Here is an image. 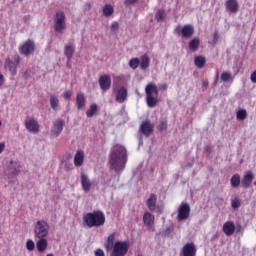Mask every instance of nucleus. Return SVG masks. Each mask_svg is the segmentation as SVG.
I'll use <instances>...</instances> for the list:
<instances>
[{"label":"nucleus","instance_id":"24","mask_svg":"<svg viewBox=\"0 0 256 256\" xmlns=\"http://www.w3.org/2000/svg\"><path fill=\"white\" fill-rule=\"evenodd\" d=\"M143 222L148 229H151L153 227V224L155 223V216H153L151 213L146 212L143 216Z\"/></svg>","mask_w":256,"mask_h":256},{"label":"nucleus","instance_id":"3","mask_svg":"<svg viewBox=\"0 0 256 256\" xmlns=\"http://www.w3.org/2000/svg\"><path fill=\"white\" fill-rule=\"evenodd\" d=\"M84 223L87 227H103L105 225V214L101 210L89 212L83 216Z\"/></svg>","mask_w":256,"mask_h":256},{"label":"nucleus","instance_id":"30","mask_svg":"<svg viewBox=\"0 0 256 256\" xmlns=\"http://www.w3.org/2000/svg\"><path fill=\"white\" fill-rule=\"evenodd\" d=\"M194 63L196 67H198L199 69H203L205 67V63H207V59L205 58V56H196L194 58Z\"/></svg>","mask_w":256,"mask_h":256},{"label":"nucleus","instance_id":"46","mask_svg":"<svg viewBox=\"0 0 256 256\" xmlns=\"http://www.w3.org/2000/svg\"><path fill=\"white\" fill-rule=\"evenodd\" d=\"M119 29V23L118 22H113L111 24V31H117Z\"/></svg>","mask_w":256,"mask_h":256},{"label":"nucleus","instance_id":"56","mask_svg":"<svg viewBox=\"0 0 256 256\" xmlns=\"http://www.w3.org/2000/svg\"><path fill=\"white\" fill-rule=\"evenodd\" d=\"M163 89L164 90L167 89V84H164Z\"/></svg>","mask_w":256,"mask_h":256},{"label":"nucleus","instance_id":"60","mask_svg":"<svg viewBox=\"0 0 256 256\" xmlns=\"http://www.w3.org/2000/svg\"><path fill=\"white\" fill-rule=\"evenodd\" d=\"M0 127H1V121H0Z\"/></svg>","mask_w":256,"mask_h":256},{"label":"nucleus","instance_id":"11","mask_svg":"<svg viewBox=\"0 0 256 256\" xmlns=\"http://www.w3.org/2000/svg\"><path fill=\"white\" fill-rule=\"evenodd\" d=\"M182 256H195L197 255V246H195V243L188 242L186 243L181 252Z\"/></svg>","mask_w":256,"mask_h":256},{"label":"nucleus","instance_id":"37","mask_svg":"<svg viewBox=\"0 0 256 256\" xmlns=\"http://www.w3.org/2000/svg\"><path fill=\"white\" fill-rule=\"evenodd\" d=\"M140 63H141V61L139 60V58H132L129 61V67H130V69L135 70V69H137V67H139Z\"/></svg>","mask_w":256,"mask_h":256},{"label":"nucleus","instance_id":"48","mask_svg":"<svg viewBox=\"0 0 256 256\" xmlns=\"http://www.w3.org/2000/svg\"><path fill=\"white\" fill-rule=\"evenodd\" d=\"M71 95H73L71 91H66L64 93V99H71Z\"/></svg>","mask_w":256,"mask_h":256},{"label":"nucleus","instance_id":"10","mask_svg":"<svg viewBox=\"0 0 256 256\" xmlns=\"http://www.w3.org/2000/svg\"><path fill=\"white\" fill-rule=\"evenodd\" d=\"M64 55L67 59V67H71V60L73 55H75V44L69 42L64 46Z\"/></svg>","mask_w":256,"mask_h":256},{"label":"nucleus","instance_id":"13","mask_svg":"<svg viewBox=\"0 0 256 256\" xmlns=\"http://www.w3.org/2000/svg\"><path fill=\"white\" fill-rule=\"evenodd\" d=\"M35 51V42L31 40H27L21 47H20V53L22 55L29 56L31 53Z\"/></svg>","mask_w":256,"mask_h":256},{"label":"nucleus","instance_id":"31","mask_svg":"<svg viewBox=\"0 0 256 256\" xmlns=\"http://www.w3.org/2000/svg\"><path fill=\"white\" fill-rule=\"evenodd\" d=\"M102 12H103L104 17H111V15H113V13H115V8H113V5H111V4H106V5H104Z\"/></svg>","mask_w":256,"mask_h":256},{"label":"nucleus","instance_id":"38","mask_svg":"<svg viewBox=\"0 0 256 256\" xmlns=\"http://www.w3.org/2000/svg\"><path fill=\"white\" fill-rule=\"evenodd\" d=\"M155 19H156L158 22H159V21H163V19H165V10L159 9V10L156 12Z\"/></svg>","mask_w":256,"mask_h":256},{"label":"nucleus","instance_id":"18","mask_svg":"<svg viewBox=\"0 0 256 256\" xmlns=\"http://www.w3.org/2000/svg\"><path fill=\"white\" fill-rule=\"evenodd\" d=\"M225 6L226 11L229 13H237L239 11V2L237 0H227Z\"/></svg>","mask_w":256,"mask_h":256},{"label":"nucleus","instance_id":"20","mask_svg":"<svg viewBox=\"0 0 256 256\" xmlns=\"http://www.w3.org/2000/svg\"><path fill=\"white\" fill-rule=\"evenodd\" d=\"M117 103H125L127 101V88L121 86L116 92Z\"/></svg>","mask_w":256,"mask_h":256},{"label":"nucleus","instance_id":"51","mask_svg":"<svg viewBox=\"0 0 256 256\" xmlns=\"http://www.w3.org/2000/svg\"><path fill=\"white\" fill-rule=\"evenodd\" d=\"M14 61L16 65H19V63L21 62V59L19 58V55L14 56Z\"/></svg>","mask_w":256,"mask_h":256},{"label":"nucleus","instance_id":"5","mask_svg":"<svg viewBox=\"0 0 256 256\" xmlns=\"http://www.w3.org/2000/svg\"><path fill=\"white\" fill-rule=\"evenodd\" d=\"M154 129H155V126L149 120H145L141 123L138 131L139 147L143 146V136L146 138L151 137Z\"/></svg>","mask_w":256,"mask_h":256},{"label":"nucleus","instance_id":"27","mask_svg":"<svg viewBox=\"0 0 256 256\" xmlns=\"http://www.w3.org/2000/svg\"><path fill=\"white\" fill-rule=\"evenodd\" d=\"M85 159V153L83 151L78 150L74 156V165L76 167H81L83 165V161Z\"/></svg>","mask_w":256,"mask_h":256},{"label":"nucleus","instance_id":"17","mask_svg":"<svg viewBox=\"0 0 256 256\" xmlns=\"http://www.w3.org/2000/svg\"><path fill=\"white\" fill-rule=\"evenodd\" d=\"M254 179H255V175H253V172L251 171L247 172L242 179V182H241L242 187L244 189H249Z\"/></svg>","mask_w":256,"mask_h":256},{"label":"nucleus","instance_id":"40","mask_svg":"<svg viewBox=\"0 0 256 256\" xmlns=\"http://www.w3.org/2000/svg\"><path fill=\"white\" fill-rule=\"evenodd\" d=\"M26 249L28 251H35V242H33V240H31V239L27 240Z\"/></svg>","mask_w":256,"mask_h":256},{"label":"nucleus","instance_id":"49","mask_svg":"<svg viewBox=\"0 0 256 256\" xmlns=\"http://www.w3.org/2000/svg\"><path fill=\"white\" fill-rule=\"evenodd\" d=\"M250 79L253 83H256V70L251 74Z\"/></svg>","mask_w":256,"mask_h":256},{"label":"nucleus","instance_id":"28","mask_svg":"<svg viewBox=\"0 0 256 256\" xmlns=\"http://www.w3.org/2000/svg\"><path fill=\"white\" fill-rule=\"evenodd\" d=\"M199 45H201V40L198 37H195L189 42L188 47L190 51L195 52L198 51Z\"/></svg>","mask_w":256,"mask_h":256},{"label":"nucleus","instance_id":"47","mask_svg":"<svg viewBox=\"0 0 256 256\" xmlns=\"http://www.w3.org/2000/svg\"><path fill=\"white\" fill-rule=\"evenodd\" d=\"M3 85H5V76L0 72V87H3Z\"/></svg>","mask_w":256,"mask_h":256},{"label":"nucleus","instance_id":"19","mask_svg":"<svg viewBox=\"0 0 256 256\" xmlns=\"http://www.w3.org/2000/svg\"><path fill=\"white\" fill-rule=\"evenodd\" d=\"M4 69L8 70L13 76L17 75V64L10 58H6Z\"/></svg>","mask_w":256,"mask_h":256},{"label":"nucleus","instance_id":"44","mask_svg":"<svg viewBox=\"0 0 256 256\" xmlns=\"http://www.w3.org/2000/svg\"><path fill=\"white\" fill-rule=\"evenodd\" d=\"M219 43V33L216 31L213 34V45H217Z\"/></svg>","mask_w":256,"mask_h":256},{"label":"nucleus","instance_id":"14","mask_svg":"<svg viewBox=\"0 0 256 256\" xmlns=\"http://www.w3.org/2000/svg\"><path fill=\"white\" fill-rule=\"evenodd\" d=\"M98 83L100 86V89L103 91H109L111 89V76L109 75H102L98 79Z\"/></svg>","mask_w":256,"mask_h":256},{"label":"nucleus","instance_id":"26","mask_svg":"<svg viewBox=\"0 0 256 256\" xmlns=\"http://www.w3.org/2000/svg\"><path fill=\"white\" fill-rule=\"evenodd\" d=\"M223 232L228 237L233 235L235 233V224L233 222H231V221H228V222L224 223V225H223Z\"/></svg>","mask_w":256,"mask_h":256},{"label":"nucleus","instance_id":"32","mask_svg":"<svg viewBox=\"0 0 256 256\" xmlns=\"http://www.w3.org/2000/svg\"><path fill=\"white\" fill-rule=\"evenodd\" d=\"M230 185L234 189H237L241 185V176L239 174H234L230 179Z\"/></svg>","mask_w":256,"mask_h":256},{"label":"nucleus","instance_id":"53","mask_svg":"<svg viewBox=\"0 0 256 256\" xmlns=\"http://www.w3.org/2000/svg\"><path fill=\"white\" fill-rule=\"evenodd\" d=\"M157 211H158L159 213H162V211H163V208H161V207H158V208H157Z\"/></svg>","mask_w":256,"mask_h":256},{"label":"nucleus","instance_id":"4","mask_svg":"<svg viewBox=\"0 0 256 256\" xmlns=\"http://www.w3.org/2000/svg\"><path fill=\"white\" fill-rule=\"evenodd\" d=\"M145 92L148 107H156L158 103L157 95H159V88H157V85L149 83L145 88Z\"/></svg>","mask_w":256,"mask_h":256},{"label":"nucleus","instance_id":"6","mask_svg":"<svg viewBox=\"0 0 256 256\" xmlns=\"http://www.w3.org/2000/svg\"><path fill=\"white\" fill-rule=\"evenodd\" d=\"M49 235V224L44 220H38L34 226V236L37 239H45Z\"/></svg>","mask_w":256,"mask_h":256},{"label":"nucleus","instance_id":"55","mask_svg":"<svg viewBox=\"0 0 256 256\" xmlns=\"http://www.w3.org/2000/svg\"><path fill=\"white\" fill-rule=\"evenodd\" d=\"M215 81H219V73L216 74Z\"/></svg>","mask_w":256,"mask_h":256},{"label":"nucleus","instance_id":"54","mask_svg":"<svg viewBox=\"0 0 256 256\" xmlns=\"http://www.w3.org/2000/svg\"><path fill=\"white\" fill-rule=\"evenodd\" d=\"M203 85L204 87H209V82H204Z\"/></svg>","mask_w":256,"mask_h":256},{"label":"nucleus","instance_id":"22","mask_svg":"<svg viewBox=\"0 0 256 256\" xmlns=\"http://www.w3.org/2000/svg\"><path fill=\"white\" fill-rule=\"evenodd\" d=\"M150 66H151V58H149V55L147 54L142 55L140 58V69H142V71H146V69H149Z\"/></svg>","mask_w":256,"mask_h":256},{"label":"nucleus","instance_id":"23","mask_svg":"<svg viewBox=\"0 0 256 256\" xmlns=\"http://www.w3.org/2000/svg\"><path fill=\"white\" fill-rule=\"evenodd\" d=\"M146 205L149 211H155L157 209V195L151 194L146 201Z\"/></svg>","mask_w":256,"mask_h":256},{"label":"nucleus","instance_id":"7","mask_svg":"<svg viewBox=\"0 0 256 256\" xmlns=\"http://www.w3.org/2000/svg\"><path fill=\"white\" fill-rule=\"evenodd\" d=\"M174 33H177L183 39H191L195 34V28L191 24H186L183 27L177 26L174 30Z\"/></svg>","mask_w":256,"mask_h":256},{"label":"nucleus","instance_id":"43","mask_svg":"<svg viewBox=\"0 0 256 256\" xmlns=\"http://www.w3.org/2000/svg\"><path fill=\"white\" fill-rule=\"evenodd\" d=\"M158 129L159 131H165L167 129V122L162 120L158 125Z\"/></svg>","mask_w":256,"mask_h":256},{"label":"nucleus","instance_id":"25","mask_svg":"<svg viewBox=\"0 0 256 256\" xmlns=\"http://www.w3.org/2000/svg\"><path fill=\"white\" fill-rule=\"evenodd\" d=\"M86 101L85 94H83V92H78L76 95V107L79 111L85 107Z\"/></svg>","mask_w":256,"mask_h":256},{"label":"nucleus","instance_id":"33","mask_svg":"<svg viewBox=\"0 0 256 256\" xmlns=\"http://www.w3.org/2000/svg\"><path fill=\"white\" fill-rule=\"evenodd\" d=\"M173 231H175V227L173 224H170L166 227V229L161 233L162 237H170L173 239Z\"/></svg>","mask_w":256,"mask_h":256},{"label":"nucleus","instance_id":"29","mask_svg":"<svg viewBox=\"0 0 256 256\" xmlns=\"http://www.w3.org/2000/svg\"><path fill=\"white\" fill-rule=\"evenodd\" d=\"M40 240L36 243V248L40 253H43V251L47 250L48 247V242L47 239L45 238H39Z\"/></svg>","mask_w":256,"mask_h":256},{"label":"nucleus","instance_id":"8","mask_svg":"<svg viewBox=\"0 0 256 256\" xmlns=\"http://www.w3.org/2000/svg\"><path fill=\"white\" fill-rule=\"evenodd\" d=\"M54 22V31L56 33H61L62 31H65V12H57L54 18Z\"/></svg>","mask_w":256,"mask_h":256},{"label":"nucleus","instance_id":"9","mask_svg":"<svg viewBox=\"0 0 256 256\" xmlns=\"http://www.w3.org/2000/svg\"><path fill=\"white\" fill-rule=\"evenodd\" d=\"M191 214V206L187 203H182L178 208V221H185L189 219V215Z\"/></svg>","mask_w":256,"mask_h":256},{"label":"nucleus","instance_id":"58","mask_svg":"<svg viewBox=\"0 0 256 256\" xmlns=\"http://www.w3.org/2000/svg\"><path fill=\"white\" fill-rule=\"evenodd\" d=\"M46 256H55V255H53L52 253H50V254H47Z\"/></svg>","mask_w":256,"mask_h":256},{"label":"nucleus","instance_id":"15","mask_svg":"<svg viewBox=\"0 0 256 256\" xmlns=\"http://www.w3.org/2000/svg\"><path fill=\"white\" fill-rule=\"evenodd\" d=\"M8 171L11 177H15L19 173H21V164L19 161L11 160L8 164Z\"/></svg>","mask_w":256,"mask_h":256},{"label":"nucleus","instance_id":"34","mask_svg":"<svg viewBox=\"0 0 256 256\" xmlns=\"http://www.w3.org/2000/svg\"><path fill=\"white\" fill-rule=\"evenodd\" d=\"M50 106L53 111H57V107H59V98L55 95H50Z\"/></svg>","mask_w":256,"mask_h":256},{"label":"nucleus","instance_id":"12","mask_svg":"<svg viewBox=\"0 0 256 256\" xmlns=\"http://www.w3.org/2000/svg\"><path fill=\"white\" fill-rule=\"evenodd\" d=\"M63 127H65V120H56L51 128L52 135H55V137H59L61 133H63Z\"/></svg>","mask_w":256,"mask_h":256},{"label":"nucleus","instance_id":"39","mask_svg":"<svg viewBox=\"0 0 256 256\" xmlns=\"http://www.w3.org/2000/svg\"><path fill=\"white\" fill-rule=\"evenodd\" d=\"M231 207L232 209H239L241 207V199L235 197L231 200Z\"/></svg>","mask_w":256,"mask_h":256},{"label":"nucleus","instance_id":"1","mask_svg":"<svg viewBox=\"0 0 256 256\" xmlns=\"http://www.w3.org/2000/svg\"><path fill=\"white\" fill-rule=\"evenodd\" d=\"M109 163L110 169L115 171L117 175H121L125 171V165L127 164V149H125V146L117 144L111 148Z\"/></svg>","mask_w":256,"mask_h":256},{"label":"nucleus","instance_id":"41","mask_svg":"<svg viewBox=\"0 0 256 256\" xmlns=\"http://www.w3.org/2000/svg\"><path fill=\"white\" fill-rule=\"evenodd\" d=\"M231 72H223L221 75V80L224 81V83H227L231 79Z\"/></svg>","mask_w":256,"mask_h":256},{"label":"nucleus","instance_id":"36","mask_svg":"<svg viewBox=\"0 0 256 256\" xmlns=\"http://www.w3.org/2000/svg\"><path fill=\"white\" fill-rule=\"evenodd\" d=\"M236 117L238 121H245V119H247V110L245 109L238 110V112L236 113Z\"/></svg>","mask_w":256,"mask_h":256},{"label":"nucleus","instance_id":"42","mask_svg":"<svg viewBox=\"0 0 256 256\" xmlns=\"http://www.w3.org/2000/svg\"><path fill=\"white\" fill-rule=\"evenodd\" d=\"M137 1H139V0H125L124 5H125V7H131V6L135 5V3H137Z\"/></svg>","mask_w":256,"mask_h":256},{"label":"nucleus","instance_id":"16","mask_svg":"<svg viewBox=\"0 0 256 256\" xmlns=\"http://www.w3.org/2000/svg\"><path fill=\"white\" fill-rule=\"evenodd\" d=\"M80 179L83 191H85V193H89V191H91V185H93V183H91V180L89 179V176L82 172Z\"/></svg>","mask_w":256,"mask_h":256},{"label":"nucleus","instance_id":"52","mask_svg":"<svg viewBox=\"0 0 256 256\" xmlns=\"http://www.w3.org/2000/svg\"><path fill=\"white\" fill-rule=\"evenodd\" d=\"M24 77H25V79H29V77H31V74H30V71H29V70H26V71L24 72Z\"/></svg>","mask_w":256,"mask_h":256},{"label":"nucleus","instance_id":"59","mask_svg":"<svg viewBox=\"0 0 256 256\" xmlns=\"http://www.w3.org/2000/svg\"><path fill=\"white\" fill-rule=\"evenodd\" d=\"M214 85H217V80L214 81Z\"/></svg>","mask_w":256,"mask_h":256},{"label":"nucleus","instance_id":"35","mask_svg":"<svg viewBox=\"0 0 256 256\" xmlns=\"http://www.w3.org/2000/svg\"><path fill=\"white\" fill-rule=\"evenodd\" d=\"M97 111H98L97 104H92L90 105V109L86 111V116L88 117V119H91V117H93L95 113H97Z\"/></svg>","mask_w":256,"mask_h":256},{"label":"nucleus","instance_id":"57","mask_svg":"<svg viewBox=\"0 0 256 256\" xmlns=\"http://www.w3.org/2000/svg\"><path fill=\"white\" fill-rule=\"evenodd\" d=\"M237 231H241V226H238V227H237Z\"/></svg>","mask_w":256,"mask_h":256},{"label":"nucleus","instance_id":"50","mask_svg":"<svg viewBox=\"0 0 256 256\" xmlns=\"http://www.w3.org/2000/svg\"><path fill=\"white\" fill-rule=\"evenodd\" d=\"M5 151V143L4 142H0V155L1 153H3Z\"/></svg>","mask_w":256,"mask_h":256},{"label":"nucleus","instance_id":"2","mask_svg":"<svg viewBox=\"0 0 256 256\" xmlns=\"http://www.w3.org/2000/svg\"><path fill=\"white\" fill-rule=\"evenodd\" d=\"M104 247L106 251H112L111 256H126L129 252V242H115V233H112L108 236Z\"/></svg>","mask_w":256,"mask_h":256},{"label":"nucleus","instance_id":"21","mask_svg":"<svg viewBox=\"0 0 256 256\" xmlns=\"http://www.w3.org/2000/svg\"><path fill=\"white\" fill-rule=\"evenodd\" d=\"M26 129L30 133H39V124L35 121V119H29L25 122Z\"/></svg>","mask_w":256,"mask_h":256},{"label":"nucleus","instance_id":"45","mask_svg":"<svg viewBox=\"0 0 256 256\" xmlns=\"http://www.w3.org/2000/svg\"><path fill=\"white\" fill-rule=\"evenodd\" d=\"M94 254L95 256H105V252L101 248L96 249Z\"/></svg>","mask_w":256,"mask_h":256}]
</instances>
